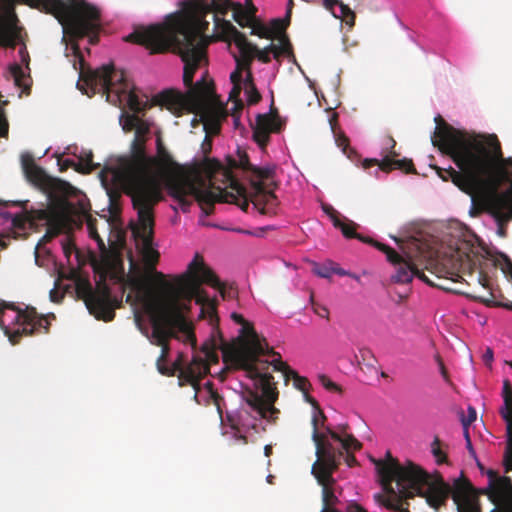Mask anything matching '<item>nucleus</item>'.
<instances>
[{"label": "nucleus", "instance_id": "nucleus-1", "mask_svg": "<svg viewBox=\"0 0 512 512\" xmlns=\"http://www.w3.org/2000/svg\"><path fill=\"white\" fill-rule=\"evenodd\" d=\"M179 6L163 23L135 30L126 40L145 46L151 54L171 51L180 56L187 90H164L158 95L159 102L194 113L207 133L217 134L224 119V104L205 67L209 43L224 41V0H184Z\"/></svg>", "mask_w": 512, "mask_h": 512}, {"label": "nucleus", "instance_id": "nucleus-2", "mask_svg": "<svg viewBox=\"0 0 512 512\" xmlns=\"http://www.w3.org/2000/svg\"><path fill=\"white\" fill-rule=\"evenodd\" d=\"M229 318L238 328L235 337L226 339V374L231 370L243 371L245 378L251 381V386L246 387V403L261 418L274 422L279 414L274 406L279 392L270 368L282 372L285 382L292 380L293 386L301 392H309L311 383L282 361L281 354L243 314L232 310Z\"/></svg>", "mask_w": 512, "mask_h": 512}, {"label": "nucleus", "instance_id": "nucleus-3", "mask_svg": "<svg viewBox=\"0 0 512 512\" xmlns=\"http://www.w3.org/2000/svg\"><path fill=\"white\" fill-rule=\"evenodd\" d=\"M433 145L447 155L453 167H436L443 181L451 180L462 192L475 198V191L493 192L511 181L512 158H504L495 134L468 133L454 128L440 115L435 117Z\"/></svg>", "mask_w": 512, "mask_h": 512}, {"label": "nucleus", "instance_id": "nucleus-4", "mask_svg": "<svg viewBox=\"0 0 512 512\" xmlns=\"http://www.w3.org/2000/svg\"><path fill=\"white\" fill-rule=\"evenodd\" d=\"M159 201L143 202L140 205L132 203L137 212L138 224L132 229L133 236L141 249L143 259L146 263V272L137 270L128 275L126 285L131 288L129 280L137 275H143L148 282V286L153 290L156 297L160 300L168 299L170 291L179 289L181 280L188 275V278L196 282L195 291L178 292L180 300L196 299L201 304L202 313H207L212 318L216 313V304L205 294L202 284H207L218 290L219 295L224 299V284H222L215 273L204 263L203 258L197 253L189 263L187 270L175 279L174 283L165 280V275L158 272L155 266L159 260L160 254L152 247L153 228H154V207ZM134 292L132 289H130Z\"/></svg>", "mask_w": 512, "mask_h": 512}, {"label": "nucleus", "instance_id": "nucleus-5", "mask_svg": "<svg viewBox=\"0 0 512 512\" xmlns=\"http://www.w3.org/2000/svg\"><path fill=\"white\" fill-rule=\"evenodd\" d=\"M387 495L381 503L388 512H410L407 499L418 495L433 509L446 505L452 485L440 473L429 474L413 462L401 465L390 451L385 459H372Z\"/></svg>", "mask_w": 512, "mask_h": 512}, {"label": "nucleus", "instance_id": "nucleus-6", "mask_svg": "<svg viewBox=\"0 0 512 512\" xmlns=\"http://www.w3.org/2000/svg\"><path fill=\"white\" fill-rule=\"evenodd\" d=\"M134 295L129 293L126 302L132 306L141 305L150 314L152 343L161 347V355L158 360L166 361L170 347L168 340L175 338L177 332H182L195 342V336L191 331V325L187 321L184 312L189 309L191 300H180L182 291H195L196 282L188 278L181 280L179 289L170 291L168 299H158L153 290L148 286L147 279L143 275H137L129 280Z\"/></svg>", "mask_w": 512, "mask_h": 512}, {"label": "nucleus", "instance_id": "nucleus-7", "mask_svg": "<svg viewBox=\"0 0 512 512\" xmlns=\"http://www.w3.org/2000/svg\"><path fill=\"white\" fill-rule=\"evenodd\" d=\"M75 56L80 62L79 80L77 87L88 96L101 93L113 105L125 103L133 114L123 112L120 124L125 132L134 130L140 119L137 114L151 107L148 100L142 101L136 94L135 87L127 79L123 70H117L112 63L102 65L97 69L84 67V59L77 43L72 45Z\"/></svg>", "mask_w": 512, "mask_h": 512}, {"label": "nucleus", "instance_id": "nucleus-8", "mask_svg": "<svg viewBox=\"0 0 512 512\" xmlns=\"http://www.w3.org/2000/svg\"><path fill=\"white\" fill-rule=\"evenodd\" d=\"M146 141L133 139L130 155L118 160L117 165L106 167L101 180L106 186L107 177L137 205L149 201H161L160 184L155 174L157 160L146 153Z\"/></svg>", "mask_w": 512, "mask_h": 512}, {"label": "nucleus", "instance_id": "nucleus-9", "mask_svg": "<svg viewBox=\"0 0 512 512\" xmlns=\"http://www.w3.org/2000/svg\"><path fill=\"white\" fill-rule=\"evenodd\" d=\"M211 147L203 148L204 157L195 160L189 169L188 176L171 182L169 194L187 212L192 200H196L206 215L213 212L215 203H224V164L218 159L208 157Z\"/></svg>", "mask_w": 512, "mask_h": 512}, {"label": "nucleus", "instance_id": "nucleus-10", "mask_svg": "<svg viewBox=\"0 0 512 512\" xmlns=\"http://www.w3.org/2000/svg\"><path fill=\"white\" fill-rule=\"evenodd\" d=\"M17 2L55 16L63 26L64 33L73 40L88 37L91 45L99 41L100 10L85 0H0V3L7 6H13Z\"/></svg>", "mask_w": 512, "mask_h": 512}, {"label": "nucleus", "instance_id": "nucleus-11", "mask_svg": "<svg viewBox=\"0 0 512 512\" xmlns=\"http://www.w3.org/2000/svg\"><path fill=\"white\" fill-rule=\"evenodd\" d=\"M316 426V419H314ZM312 439L316 446L317 460L313 463L311 473L316 478L318 484L322 487V509L320 512H341L337 505L339 499L335 494L336 480L333 473L338 469L342 452L337 451L324 437L319 434L317 427L312 433ZM346 512H366V510L357 503H351L347 506Z\"/></svg>", "mask_w": 512, "mask_h": 512}, {"label": "nucleus", "instance_id": "nucleus-12", "mask_svg": "<svg viewBox=\"0 0 512 512\" xmlns=\"http://www.w3.org/2000/svg\"><path fill=\"white\" fill-rule=\"evenodd\" d=\"M273 173L272 168L253 166L245 150L238 147L236 156L226 155V204H234L247 211L246 184L263 185L262 181L272 178Z\"/></svg>", "mask_w": 512, "mask_h": 512}, {"label": "nucleus", "instance_id": "nucleus-13", "mask_svg": "<svg viewBox=\"0 0 512 512\" xmlns=\"http://www.w3.org/2000/svg\"><path fill=\"white\" fill-rule=\"evenodd\" d=\"M54 314L39 315L34 307L18 308L14 303L0 302V328L8 336L9 341L15 345L22 336H31L36 333L49 332V317Z\"/></svg>", "mask_w": 512, "mask_h": 512}, {"label": "nucleus", "instance_id": "nucleus-14", "mask_svg": "<svg viewBox=\"0 0 512 512\" xmlns=\"http://www.w3.org/2000/svg\"><path fill=\"white\" fill-rule=\"evenodd\" d=\"M217 350H220L224 359V338L220 332L219 343L216 344L214 340L205 342L201 354L194 355L187 366H184L186 359L180 354L171 367L165 365V361L157 360V369L162 375L166 376H172L179 372V380L197 390L200 380L209 373L210 365L218 363Z\"/></svg>", "mask_w": 512, "mask_h": 512}, {"label": "nucleus", "instance_id": "nucleus-15", "mask_svg": "<svg viewBox=\"0 0 512 512\" xmlns=\"http://www.w3.org/2000/svg\"><path fill=\"white\" fill-rule=\"evenodd\" d=\"M77 296L82 299L91 315L105 322L112 321L115 309L122 305L121 300L111 294V290L104 280L99 281L96 287L84 279L76 283Z\"/></svg>", "mask_w": 512, "mask_h": 512}, {"label": "nucleus", "instance_id": "nucleus-16", "mask_svg": "<svg viewBox=\"0 0 512 512\" xmlns=\"http://www.w3.org/2000/svg\"><path fill=\"white\" fill-rule=\"evenodd\" d=\"M73 211L74 206L67 199H55L47 208L37 210L36 218L47 227L45 235L35 247L34 255L37 265H43L40 262L41 254H49L44 246L67 228Z\"/></svg>", "mask_w": 512, "mask_h": 512}, {"label": "nucleus", "instance_id": "nucleus-17", "mask_svg": "<svg viewBox=\"0 0 512 512\" xmlns=\"http://www.w3.org/2000/svg\"><path fill=\"white\" fill-rule=\"evenodd\" d=\"M488 486L476 492L485 494L494 504L490 512H512V480L507 476H499L493 470L487 471Z\"/></svg>", "mask_w": 512, "mask_h": 512}, {"label": "nucleus", "instance_id": "nucleus-18", "mask_svg": "<svg viewBox=\"0 0 512 512\" xmlns=\"http://www.w3.org/2000/svg\"><path fill=\"white\" fill-rule=\"evenodd\" d=\"M375 247L380 251H383L387 256V260L397 266L396 274L393 276V280L395 282L402 284L409 283L412 281L413 277L416 276L429 285H434V283H432L422 271H420L410 261H406L390 246L380 242H375Z\"/></svg>", "mask_w": 512, "mask_h": 512}, {"label": "nucleus", "instance_id": "nucleus-19", "mask_svg": "<svg viewBox=\"0 0 512 512\" xmlns=\"http://www.w3.org/2000/svg\"><path fill=\"white\" fill-rule=\"evenodd\" d=\"M237 48V53H232L235 62L240 63L244 67L252 65L257 52V46L252 44L244 33L239 31L229 20H226V48H230L231 44Z\"/></svg>", "mask_w": 512, "mask_h": 512}, {"label": "nucleus", "instance_id": "nucleus-20", "mask_svg": "<svg viewBox=\"0 0 512 512\" xmlns=\"http://www.w3.org/2000/svg\"><path fill=\"white\" fill-rule=\"evenodd\" d=\"M24 173L30 182L46 191L51 197L66 199L74 189L68 182L50 177L37 165L24 171Z\"/></svg>", "mask_w": 512, "mask_h": 512}, {"label": "nucleus", "instance_id": "nucleus-21", "mask_svg": "<svg viewBox=\"0 0 512 512\" xmlns=\"http://www.w3.org/2000/svg\"><path fill=\"white\" fill-rule=\"evenodd\" d=\"M450 497L458 512H481L478 493L471 482L463 475L454 480Z\"/></svg>", "mask_w": 512, "mask_h": 512}, {"label": "nucleus", "instance_id": "nucleus-22", "mask_svg": "<svg viewBox=\"0 0 512 512\" xmlns=\"http://www.w3.org/2000/svg\"><path fill=\"white\" fill-rule=\"evenodd\" d=\"M281 129L282 122L277 111L269 114H258L256 116V123L252 127L253 140L261 149H265L270 142V134L278 133Z\"/></svg>", "mask_w": 512, "mask_h": 512}, {"label": "nucleus", "instance_id": "nucleus-23", "mask_svg": "<svg viewBox=\"0 0 512 512\" xmlns=\"http://www.w3.org/2000/svg\"><path fill=\"white\" fill-rule=\"evenodd\" d=\"M503 406L500 415L506 423L507 447L504 455L505 472L512 471V385L509 380L503 382Z\"/></svg>", "mask_w": 512, "mask_h": 512}, {"label": "nucleus", "instance_id": "nucleus-24", "mask_svg": "<svg viewBox=\"0 0 512 512\" xmlns=\"http://www.w3.org/2000/svg\"><path fill=\"white\" fill-rule=\"evenodd\" d=\"M254 192L250 197L253 209H256L261 215L274 216L277 214L279 201L272 191H267L264 185H251Z\"/></svg>", "mask_w": 512, "mask_h": 512}, {"label": "nucleus", "instance_id": "nucleus-25", "mask_svg": "<svg viewBox=\"0 0 512 512\" xmlns=\"http://www.w3.org/2000/svg\"><path fill=\"white\" fill-rule=\"evenodd\" d=\"M232 12V19L242 28L252 24V20L258 11L253 0H245L242 4L236 1H228V12Z\"/></svg>", "mask_w": 512, "mask_h": 512}, {"label": "nucleus", "instance_id": "nucleus-26", "mask_svg": "<svg viewBox=\"0 0 512 512\" xmlns=\"http://www.w3.org/2000/svg\"><path fill=\"white\" fill-rule=\"evenodd\" d=\"M16 21L17 18L14 14L9 17L0 16V46L15 47L20 37Z\"/></svg>", "mask_w": 512, "mask_h": 512}, {"label": "nucleus", "instance_id": "nucleus-27", "mask_svg": "<svg viewBox=\"0 0 512 512\" xmlns=\"http://www.w3.org/2000/svg\"><path fill=\"white\" fill-rule=\"evenodd\" d=\"M314 419H316V427H317V431H319L317 416H313L312 421H314ZM312 425H314V422H312ZM346 428H347V425L342 427V429H341L342 434H339V433L335 432L330 427H325V433H320V432H318V433L324 435L325 439L333 447H334V445L328 439V435L331 437L332 440H334L335 442L340 443L341 447L343 449H348V450L349 449H361V447H362L361 442H359L352 434H347L345 432ZM314 429H315V426H313V430Z\"/></svg>", "mask_w": 512, "mask_h": 512}, {"label": "nucleus", "instance_id": "nucleus-28", "mask_svg": "<svg viewBox=\"0 0 512 512\" xmlns=\"http://www.w3.org/2000/svg\"><path fill=\"white\" fill-rule=\"evenodd\" d=\"M397 156L385 155L380 163V170L390 172L398 169L406 173H415V167L411 159H396Z\"/></svg>", "mask_w": 512, "mask_h": 512}, {"label": "nucleus", "instance_id": "nucleus-29", "mask_svg": "<svg viewBox=\"0 0 512 512\" xmlns=\"http://www.w3.org/2000/svg\"><path fill=\"white\" fill-rule=\"evenodd\" d=\"M333 225L334 227L340 229L342 234L346 238H356L364 243H369L375 247V240L369 237H365L356 232L357 224L354 223L353 221L347 219L342 220L341 217H339L338 219H334Z\"/></svg>", "mask_w": 512, "mask_h": 512}, {"label": "nucleus", "instance_id": "nucleus-30", "mask_svg": "<svg viewBox=\"0 0 512 512\" xmlns=\"http://www.w3.org/2000/svg\"><path fill=\"white\" fill-rule=\"evenodd\" d=\"M79 212L87 216V228L89 231V235L92 239H94L100 249H105V244L103 239L100 237L97 227H96V219L92 218V216L89 215V204L85 201H79Z\"/></svg>", "mask_w": 512, "mask_h": 512}, {"label": "nucleus", "instance_id": "nucleus-31", "mask_svg": "<svg viewBox=\"0 0 512 512\" xmlns=\"http://www.w3.org/2000/svg\"><path fill=\"white\" fill-rule=\"evenodd\" d=\"M37 210L31 212H23L15 215H9L12 220V226L18 230H25L27 225L33 226L36 225L39 220L36 218Z\"/></svg>", "mask_w": 512, "mask_h": 512}, {"label": "nucleus", "instance_id": "nucleus-32", "mask_svg": "<svg viewBox=\"0 0 512 512\" xmlns=\"http://www.w3.org/2000/svg\"><path fill=\"white\" fill-rule=\"evenodd\" d=\"M10 74L17 87L22 88V91L26 94L30 93L31 78L26 75L22 67L18 64H14L10 67Z\"/></svg>", "mask_w": 512, "mask_h": 512}, {"label": "nucleus", "instance_id": "nucleus-33", "mask_svg": "<svg viewBox=\"0 0 512 512\" xmlns=\"http://www.w3.org/2000/svg\"><path fill=\"white\" fill-rule=\"evenodd\" d=\"M433 286H437L445 291L453 292L456 294L463 295L469 299H472L474 301L481 302L487 306H492V301L486 298H483L475 293L469 292L462 288V286L456 287L452 285H442V284H434Z\"/></svg>", "mask_w": 512, "mask_h": 512}, {"label": "nucleus", "instance_id": "nucleus-34", "mask_svg": "<svg viewBox=\"0 0 512 512\" xmlns=\"http://www.w3.org/2000/svg\"><path fill=\"white\" fill-rule=\"evenodd\" d=\"M291 18H287V14L284 18H276L271 20L268 27L271 29V39L281 37L282 35H286L285 31L289 26Z\"/></svg>", "mask_w": 512, "mask_h": 512}, {"label": "nucleus", "instance_id": "nucleus-35", "mask_svg": "<svg viewBox=\"0 0 512 512\" xmlns=\"http://www.w3.org/2000/svg\"><path fill=\"white\" fill-rule=\"evenodd\" d=\"M248 27L251 28V35H255L264 39H271V29L268 27V25L257 19L256 16L252 20V24Z\"/></svg>", "mask_w": 512, "mask_h": 512}, {"label": "nucleus", "instance_id": "nucleus-36", "mask_svg": "<svg viewBox=\"0 0 512 512\" xmlns=\"http://www.w3.org/2000/svg\"><path fill=\"white\" fill-rule=\"evenodd\" d=\"M244 71H246L245 84L251 82L253 79L251 67H244L243 65H240V63L236 62V69L230 74V81L233 85L242 84V74Z\"/></svg>", "mask_w": 512, "mask_h": 512}, {"label": "nucleus", "instance_id": "nucleus-37", "mask_svg": "<svg viewBox=\"0 0 512 512\" xmlns=\"http://www.w3.org/2000/svg\"><path fill=\"white\" fill-rule=\"evenodd\" d=\"M339 6V9H340V14H336L335 12H333V16L335 18H340L342 21H344L347 25H349L350 27H353L355 25V19H356V15L354 13L353 10H351V8L344 4L342 1L339 2L338 4Z\"/></svg>", "mask_w": 512, "mask_h": 512}, {"label": "nucleus", "instance_id": "nucleus-38", "mask_svg": "<svg viewBox=\"0 0 512 512\" xmlns=\"http://www.w3.org/2000/svg\"><path fill=\"white\" fill-rule=\"evenodd\" d=\"M226 435L231 434L235 439L243 440V443H247V436L242 433V429L236 425L235 420L232 416L226 413Z\"/></svg>", "mask_w": 512, "mask_h": 512}, {"label": "nucleus", "instance_id": "nucleus-39", "mask_svg": "<svg viewBox=\"0 0 512 512\" xmlns=\"http://www.w3.org/2000/svg\"><path fill=\"white\" fill-rule=\"evenodd\" d=\"M273 54V57L278 60V52L276 50V45L271 43L269 44L268 46H266L265 48L263 49H259L257 47V52L255 54V58H257L260 62L262 63H270L271 62V57H270V54Z\"/></svg>", "mask_w": 512, "mask_h": 512}, {"label": "nucleus", "instance_id": "nucleus-40", "mask_svg": "<svg viewBox=\"0 0 512 512\" xmlns=\"http://www.w3.org/2000/svg\"><path fill=\"white\" fill-rule=\"evenodd\" d=\"M205 388L207 389L213 404L217 408V412H218L219 418H220V424L223 426L224 425V415H223V410H222L221 404H220V400L222 399V397L217 393L216 390H214L212 382L207 381L205 383Z\"/></svg>", "mask_w": 512, "mask_h": 512}, {"label": "nucleus", "instance_id": "nucleus-41", "mask_svg": "<svg viewBox=\"0 0 512 512\" xmlns=\"http://www.w3.org/2000/svg\"><path fill=\"white\" fill-rule=\"evenodd\" d=\"M280 45H276V50L278 52V59L280 56L285 55L288 58L295 59L293 54V47L287 35H282L279 37Z\"/></svg>", "mask_w": 512, "mask_h": 512}, {"label": "nucleus", "instance_id": "nucleus-42", "mask_svg": "<svg viewBox=\"0 0 512 512\" xmlns=\"http://www.w3.org/2000/svg\"><path fill=\"white\" fill-rule=\"evenodd\" d=\"M243 109H244L243 102L236 103L235 106H232L230 109H228V107H226V118L229 115H231V117L233 118V124H234L235 129H239L242 127L240 117H241V113H242Z\"/></svg>", "mask_w": 512, "mask_h": 512}, {"label": "nucleus", "instance_id": "nucleus-43", "mask_svg": "<svg viewBox=\"0 0 512 512\" xmlns=\"http://www.w3.org/2000/svg\"><path fill=\"white\" fill-rule=\"evenodd\" d=\"M226 287V311L233 308L234 304H238L237 297H238V289L235 286L234 282L229 283L226 281L225 284Z\"/></svg>", "mask_w": 512, "mask_h": 512}, {"label": "nucleus", "instance_id": "nucleus-44", "mask_svg": "<svg viewBox=\"0 0 512 512\" xmlns=\"http://www.w3.org/2000/svg\"><path fill=\"white\" fill-rule=\"evenodd\" d=\"M93 154L89 152L84 157H81L79 166L75 167V171L88 174L91 173L95 169V165L93 164Z\"/></svg>", "mask_w": 512, "mask_h": 512}, {"label": "nucleus", "instance_id": "nucleus-45", "mask_svg": "<svg viewBox=\"0 0 512 512\" xmlns=\"http://www.w3.org/2000/svg\"><path fill=\"white\" fill-rule=\"evenodd\" d=\"M246 85V94H247V102L249 105H255L260 102L261 94L257 90L255 84L253 83V79L251 82H248Z\"/></svg>", "mask_w": 512, "mask_h": 512}, {"label": "nucleus", "instance_id": "nucleus-46", "mask_svg": "<svg viewBox=\"0 0 512 512\" xmlns=\"http://www.w3.org/2000/svg\"><path fill=\"white\" fill-rule=\"evenodd\" d=\"M312 271L321 278H330L335 272V267L332 264H314Z\"/></svg>", "mask_w": 512, "mask_h": 512}, {"label": "nucleus", "instance_id": "nucleus-47", "mask_svg": "<svg viewBox=\"0 0 512 512\" xmlns=\"http://www.w3.org/2000/svg\"><path fill=\"white\" fill-rule=\"evenodd\" d=\"M431 452L433 456L436 458V461L438 464L446 463L447 462V456L446 454L441 450L440 447V440L438 437H435L432 444H431Z\"/></svg>", "mask_w": 512, "mask_h": 512}, {"label": "nucleus", "instance_id": "nucleus-48", "mask_svg": "<svg viewBox=\"0 0 512 512\" xmlns=\"http://www.w3.org/2000/svg\"><path fill=\"white\" fill-rule=\"evenodd\" d=\"M135 136L134 139L147 140V135L150 132V126L144 120L140 119L137 126L134 128Z\"/></svg>", "mask_w": 512, "mask_h": 512}, {"label": "nucleus", "instance_id": "nucleus-49", "mask_svg": "<svg viewBox=\"0 0 512 512\" xmlns=\"http://www.w3.org/2000/svg\"><path fill=\"white\" fill-rule=\"evenodd\" d=\"M319 379V382L321 383V385L328 391H331V392H338V393H341L342 392V389L341 387L333 382L328 376L326 375H320L318 377Z\"/></svg>", "mask_w": 512, "mask_h": 512}, {"label": "nucleus", "instance_id": "nucleus-50", "mask_svg": "<svg viewBox=\"0 0 512 512\" xmlns=\"http://www.w3.org/2000/svg\"><path fill=\"white\" fill-rule=\"evenodd\" d=\"M241 91H242V84L233 85V87L229 93V97L226 100V107L228 106L229 102H231L232 106H235V104L238 102H243L240 98Z\"/></svg>", "mask_w": 512, "mask_h": 512}, {"label": "nucleus", "instance_id": "nucleus-51", "mask_svg": "<svg viewBox=\"0 0 512 512\" xmlns=\"http://www.w3.org/2000/svg\"><path fill=\"white\" fill-rule=\"evenodd\" d=\"M337 451H341L343 453V451L346 452V457H345V462L346 464L349 466V467H353L357 464V460L355 458V456L353 455V452L354 451H357L358 449H343L341 447V449H337L335 448Z\"/></svg>", "mask_w": 512, "mask_h": 512}, {"label": "nucleus", "instance_id": "nucleus-52", "mask_svg": "<svg viewBox=\"0 0 512 512\" xmlns=\"http://www.w3.org/2000/svg\"><path fill=\"white\" fill-rule=\"evenodd\" d=\"M21 164L24 171L36 166L33 156L29 153L22 154Z\"/></svg>", "mask_w": 512, "mask_h": 512}, {"label": "nucleus", "instance_id": "nucleus-53", "mask_svg": "<svg viewBox=\"0 0 512 512\" xmlns=\"http://www.w3.org/2000/svg\"><path fill=\"white\" fill-rule=\"evenodd\" d=\"M8 130H9L8 120L6 118V115H4L2 109H0V138L7 137Z\"/></svg>", "mask_w": 512, "mask_h": 512}, {"label": "nucleus", "instance_id": "nucleus-54", "mask_svg": "<svg viewBox=\"0 0 512 512\" xmlns=\"http://www.w3.org/2000/svg\"><path fill=\"white\" fill-rule=\"evenodd\" d=\"M435 360H436V362H437V364L439 366V370H440V373H441L443 379L446 382H449V374H448V371H447V369H446V367L444 365V362H443L441 356L439 354H437L435 356Z\"/></svg>", "mask_w": 512, "mask_h": 512}, {"label": "nucleus", "instance_id": "nucleus-55", "mask_svg": "<svg viewBox=\"0 0 512 512\" xmlns=\"http://www.w3.org/2000/svg\"><path fill=\"white\" fill-rule=\"evenodd\" d=\"M313 311L321 318L329 319V310L325 306L313 304Z\"/></svg>", "mask_w": 512, "mask_h": 512}, {"label": "nucleus", "instance_id": "nucleus-56", "mask_svg": "<svg viewBox=\"0 0 512 512\" xmlns=\"http://www.w3.org/2000/svg\"><path fill=\"white\" fill-rule=\"evenodd\" d=\"M323 211L330 217L332 223L334 222V219H338L340 217V214L338 211H336L331 205H323Z\"/></svg>", "mask_w": 512, "mask_h": 512}, {"label": "nucleus", "instance_id": "nucleus-57", "mask_svg": "<svg viewBox=\"0 0 512 512\" xmlns=\"http://www.w3.org/2000/svg\"><path fill=\"white\" fill-rule=\"evenodd\" d=\"M366 356H368V362L366 365L369 368L376 371V363H377L376 358L369 351H365L364 353H362V357H363L364 361L366 360Z\"/></svg>", "mask_w": 512, "mask_h": 512}, {"label": "nucleus", "instance_id": "nucleus-58", "mask_svg": "<svg viewBox=\"0 0 512 512\" xmlns=\"http://www.w3.org/2000/svg\"><path fill=\"white\" fill-rule=\"evenodd\" d=\"M380 163H381V161H379V160H378V159H376V158H367V159H365V160L362 162V167H363L364 169H369V168H371V167H373V166H376V165L380 167Z\"/></svg>", "mask_w": 512, "mask_h": 512}, {"label": "nucleus", "instance_id": "nucleus-59", "mask_svg": "<svg viewBox=\"0 0 512 512\" xmlns=\"http://www.w3.org/2000/svg\"><path fill=\"white\" fill-rule=\"evenodd\" d=\"M387 146L390 149L389 153L387 155L392 156H398L399 154L395 151L396 141L393 139V137L389 136L387 138Z\"/></svg>", "mask_w": 512, "mask_h": 512}, {"label": "nucleus", "instance_id": "nucleus-60", "mask_svg": "<svg viewBox=\"0 0 512 512\" xmlns=\"http://www.w3.org/2000/svg\"><path fill=\"white\" fill-rule=\"evenodd\" d=\"M476 419V411L474 408H469V418L468 419H463L462 420V424L464 427H468V425H470L473 421H475Z\"/></svg>", "mask_w": 512, "mask_h": 512}, {"label": "nucleus", "instance_id": "nucleus-61", "mask_svg": "<svg viewBox=\"0 0 512 512\" xmlns=\"http://www.w3.org/2000/svg\"><path fill=\"white\" fill-rule=\"evenodd\" d=\"M323 6L331 13L334 12V7L338 6L340 0H322Z\"/></svg>", "mask_w": 512, "mask_h": 512}, {"label": "nucleus", "instance_id": "nucleus-62", "mask_svg": "<svg viewBox=\"0 0 512 512\" xmlns=\"http://www.w3.org/2000/svg\"><path fill=\"white\" fill-rule=\"evenodd\" d=\"M304 399L307 403H309L314 409H319V403L316 401L315 398L309 395V392H302Z\"/></svg>", "mask_w": 512, "mask_h": 512}, {"label": "nucleus", "instance_id": "nucleus-63", "mask_svg": "<svg viewBox=\"0 0 512 512\" xmlns=\"http://www.w3.org/2000/svg\"><path fill=\"white\" fill-rule=\"evenodd\" d=\"M304 399L307 403H309L314 409H319V403L316 401L315 398L309 395V392H302Z\"/></svg>", "mask_w": 512, "mask_h": 512}, {"label": "nucleus", "instance_id": "nucleus-64", "mask_svg": "<svg viewBox=\"0 0 512 512\" xmlns=\"http://www.w3.org/2000/svg\"><path fill=\"white\" fill-rule=\"evenodd\" d=\"M79 166L78 163H75L74 160L72 159H65L63 162H62V167H61V170H65V169H68V168H73L75 170V167Z\"/></svg>", "mask_w": 512, "mask_h": 512}]
</instances>
